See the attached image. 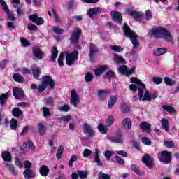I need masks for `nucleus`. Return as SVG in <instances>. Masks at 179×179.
Here are the masks:
<instances>
[{
  "mask_svg": "<svg viewBox=\"0 0 179 179\" xmlns=\"http://www.w3.org/2000/svg\"><path fill=\"white\" fill-rule=\"evenodd\" d=\"M143 162L145 163L148 167H152V164H153V159L150 157V155L146 154L142 158Z\"/></svg>",
  "mask_w": 179,
  "mask_h": 179,
  "instance_id": "f3484780",
  "label": "nucleus"
},
{
  "mask_svg": "<svg viewBox=\"0 0 179 179\" xmlns=\"http://www.w3.org/2000/svg\"><path fill=\"white\" fill-rule=\"evenodd\" d=\"M12 114L13 117H15L16 118H19L20 115H23V112H22V110H20L19 108H14L12 110Z\"/></svg>",
  "mask_w": 179,
  "mask_h": 179,
  "instance_id": "c85d7f7f",
  "label": "nucleus"
},
{
  "mask_svg": "<svg viewBox=\"0 0 179 179\" xmlns=\"http://www.w3.org/2000/svg\"><path fill=\"white\" fill-rule=\"evenodd\" d=\"M58 55V49H57V47H53L52 48V55L50 57V59L52 62L57 59V57Z\"/></svg>",
  "mask_w": 179,
  "mask_h": 179,
  "instance_id": "7c9ffc66",
  "label": "nucleus"
},
{
  "mask_svg": "<svg viewBox=\"0 0 179 179\" xmlns=\"http://www.w3.org/2000/svg\"><path fill=\"white\" fill-rule=\"evenodd\" d=\"M110 141L114 143H122V142H124V137L122 136V134L120 133L116 136L112 137L110 138Z\"/></svg>",
  "mask_w": 179,
  "mask_h": 179,
  "instance_id": "a211bd4d",
  "label": "nucleus"
},
{
  "mask_svg": "<svg viewBox=\"0 0 179 179\" xmlns=\"http://www.w3.org/2000/svg\"><path fill=\"white\" fill-rule=\"evenodd\" d=\"M158 159L159 162H162L165 164L171 163V152L169 151H162L158 153Z\"/></svg>",
  "mask_w": 179,
  "mask_h": 179,
  "instance_id": "423d86ee",
  "label": "nucleus"
},
{
  "mask_svg": "<svg viewBox=\"0 0 179 179\" xmlns=\"http://www.w3.org/2000/svg\"><path fill=\"white\" fill-rule=\"evenodd\" d=\"M114 124V116L109 115L106 121V127H111Z\"/></svg>",
  "mask_w": 179,
  "mask_h": 179,
  "instance_id": "79ce46f5",
  "label": "nucleus"
},
{
  "mask_svg": "<svg viewBox=\"0 0 179 179\" xmlns=\"http://www.w3.org/2000/svg\"><path fill=\"white\" fill-rule=\"evenodd\" d=\"M79 55V52L75 50L71 53L68 52H66V62L69 66H72L75 62L78 59V57Z\"/></svg>",
  "mask_w": 179,
  "mask_h": 179,
  "instance_id": "39448f33",
  "label": "nucleus"
},
{
  "mask_svg": "<svg viewBox=\"0 0 179 179\" xmlns=\"http://www.w3.org/2000/svg\"><path fill=\"white\" fill-rule=\"evenodd\" d=\"M110 93V91L108 90H100L98 92V96L100 99V100H104L106 97H107V94Z\"/></svg>",
  "mask_w": 179,
  "mask_h": 179,
  "instance_id": "b1692460",
  "label": "nucleus"
},
{
  "mask_svg": "<svg viewBox=\"0 0 179 179\" xmlns=\"http://www.w3.org/2000/svg\"><path fill=\"white\" fill-rule=\"evenodd\" d=\"M166 52H167L166 48H161L154 50V55L159 57L160 55H163V54H166Z\"/></svg>",
  "mask_w": 179,
  "mask_h": 179,
  "instance_id": "2f4dec72",
  "label": "nucleus"
},
{
  "mask_svg": "<svg viewBox=\"0 0 179 179\" xmlns=\"http://www.w3.org/2000/svg\"><path fill=\"white\" fill-rule=\"evenodd\" d=\"M126 12L128 13L129 16H132L136 22H138L139 19L142 17V13L134 10L131 8H127Z\"/></svg>",
  "mask_w": 179,
  "mask_h": 179,
  "instance_id": "9d476101",
  "label": "nucleus"
},
{
  "mask_svg": "<svg viewBox=\"0 0 179 179\" xmlns=\"http://www.w3.org/2000/svg\"><path fill=\"white\" fill-rule=\"evenodd\" d=\"M164 144L166 148H169L170 149H171V148H174V142L171 141H164Z\"/></svg>",
  "mask_w": 179,
  "mask_h": 179,
  "instance_id": "864d4df0",
  "label": "nucleus"
},
{
  "mask_svg": "<svg viewBox=\"0 0 179 179\" xmlns=\"http://www.w3.org/2000/svg\"><path fill=\"white\" fill-rule=\"evenodd\" d=\"M121 109L124 113H129V107H128L125 103L122 105Z\"/></svg>",
  "mask_w": 179,
  "mask_h": 179,
  "instance_id": "774afa93",
  "label": "nucleus"
},
{
  "mask_svg": "<svg viewBox=\"0 0 179 179\" xmlns=\"http://www.w3.org/2000/svg\"><path fill=\"white\" fill-rule=\"evenodd\" d=\"M99 11H100V8H92L90 10H88L87 15L88 16H90V17H93V16H94V15H97V13H99Z\"/></svg>",
  "mask_w": 179,
  "mask_h": 179,
  "instance_id": "bb28decb",
  "label": "nucleus"
},
{
  "mask_svg": "<svg viewBox=\"0 0 179 179\" xmlns=\"http://www.w3.org/2000/svg\"><path fill=\"white\" fill-rule=\"evenodd\" d=\"M113 151H110V150H107L105 152V159H106V160H110V157H111V156H113Z\"/></svg>",
  "mask_w": 179,
  "mask_h": 179,
  "instance_id": "e2e57ef3",
  "label": "nucleus"
},
{
  "mask_svg": "<svg viewBox=\"0 0 179 179\" xmlns=\"http://www.w3.org/2000/svg\"><path fill=\"white\" fill-rule=\"evenodd\" d=\"M113 61L116 64H125V59H124V58H122V57L120 56L118 54L114 55Z\"/></svg>",
  "mask_w": 179,
  "mask_h": 179,
  "instance_id": "a878e982",
  "label": "nucleus"
},
{
  "mask_svg": "<svg viewBox=\"0 0 179 179\" xmlns=\"http://www.w3.org/2000/svg\"><path fill=\"white\" fill-rule=\"evenodd\" d=\"M110 50H112V51H115V52H121V51H122L123 48L121 46H118V45H111L110 47Z\"/></svg>",
  "mask_w": 179,
  "mask_h": 179,
  "instance_id": "8fccbe9b",
  "label": "nucleus"
},
{
  "mask_svg": "<svg viewBox=\"0 0 179 179\" xmlns=\"http://www.w3.org/2000/svg\"><path fill=\"white\" fill-rule=\"evenodd\" d=\"M29 20H31L33 23H36L37 26H41V24H44V20L41 17H38V15L34 14L29 15Z\"/></svg>",
  "mask_w": 179,
  "mask_h": 179,
  "instance_id": "ddd939ff",
  "label": "nucleus"
},
{
  "mask_svg": "<svg viewBox=\"0 0 179 179\" xmlns=\"http://www.w3.org/2000/svg\"><path fill=\"white\" fill-rule=\"evenodd\" d=\"M98 129L99 132H101V134H103V135H105V134H107V131H108L107 127H106V126L103 125L102 124H99L98 125Z\"/></svg>",
  "mask_w": 179,
  "mask_h": 179,
  "instance_id": "58836bf2",
  "label": "nucleus"
},
{
  "mask_svg": "<svg viewBox=\"0 0 179 179\" xmlns=\"http://www.w3.org/2000/svg\"><path fill=\"white\" fill-rule=\"evenodd\" d=\"M99 52V48L94 44L90 45V53L89 57L91 62H94L96 54Z\"/></svg>",
  "mask_w": 179,
  "mask_h": 179,
  "instance_id": "1a4fd4ad",
  "label": "nucleus"
},
{
  "mask_svg": "<svg viewBox=\"0 0 179 179\" xmlns=\"http://www.w3.org/2000/svg\"><path fill=\"white\" fill-rule=\"evenodd\" d=\"M123 31L127 37H129L130 40L134 45V48H138L139 47V42L138 41V35L135 32L131 30L129 26L127 24H124Z\"/></svg>",
  "mask_w": 179,
  "mask_h": 179,
  "instance_id": "7ed1b4c3",
  "label": "nucleus"
},
{
  "mask_svg": "<svg viewBox=\"0 0 179 179\" xmlns=\"http://www.w3.org/2000/svg\"><path fill=\"white\" fill-rule=\"evenodd\" d=\"M162 108L163 110H165V111H167V113H169V114H176V110L171 106H163Z\"/></svg>",
  "mask_w": 179,
  "mask_h": 179,
  "instance_id": "ea45409f",
  "label": "nucleus"
},
{
  "mask_svg": "<svg viewBox=\"0 0 179 179\" xmlns=\"http://www.w3.org/2000/svg\"><path fill=\"white\" fill-rule=\"evenodd\" d=\"M38 127L39 135L41 136L45 135L47 131V124H45V122H39Z\"/></svg>",
  "mask_w": 179,
  "mask_h": 179,
  "instance_id": "dca6fc26",
  "label": "nucleus"
},
{
  "mask_svg": "<svg viewBox=\"0 0 179 179\" xmlns=\"http://www.w3.org/2000/svg\"><path fill=\"white\" fill-rule=\"evenodd\" d=\"M9 97V93L1 94L0 95V104L3 106L5 104V100Z\"/></svg>",
  "mask_w": 179,
  "mask_h": 179,
  "instance_id": "f704fd0d",
  "label": "nucleus"
},
{
  "mask_svg": "<svg viewBox=\"0 0 179 179\" xmlns=\"http://www.w3.org/2000/svg\"><path fill=\"white\" fill-rule=\"evenodd\" d=\"M59 111H62L64 113H68L71 110V107L68 105H64L63 106H61L59 108Z\"/></svg>",
  "mask_w": 179,
  "mask_h": 179,
  "instance_id": "4d7b16f0",
  "label": "nucleus"
},
{
  "mask_svg": "<svg viewBox=\"0 0 179 179\" xmlns=\"http://www.w3.org/2000/svg\"><path fill=\"white\" fill-rule=\"evenodd\" d=\"M42 85L38 86V90L40 93L44 92L47 89V86H49L50 89L55 87V82L52 80V78L50 76H44L42 78Z\"/></svg>",
  "mask_w": 179,
  "mask_h": 179,
  "instance_id": "20e7f679",
  "label": "nucleus"
},
{
  "mask_svg": "<svg viewBox=\"0 0 179 179\" xmlns=\"http://www.w3.org/2000/svg\"><path fill=\"white\" fill-rule=\"evenodd\" d=\"M112 19L117 23H122V14L117 11H112L110 13Z\"/></svg>",
  "mask_w": 179,
  "mask_h": 179,
  "instance_id": "4468645a",
  "label": "nucleus"
},
{
  "mask_svg": "<svg viewBox=\"0 0 179 179\" xmlns=\"http://www.w3.org/2000/svg\"><path fill=\"white\" fill-rule=\"evenodd\" d=\"M117 96H111L108 101V108H113L115 103H117Z\"/></svg>",
  "mask_w": 179,
  "mask_h": 179,
  "instance_id": "473e14b6",
  "label": "nucleus"
},
{
  "mask_svg": "<svg viewBox=\"0 0 179 179\" xmlns=\"http://www.w3.org/2000/svg\"><path fill=\"white\" fill-rule=\"evenodd\" d=\"M79 103H80V97H79V95L76 94V91L73 90L71 91V99L70 100V103L76 108V107H78L79 105Z\"/></svg>",
  "mask_w": 179,
  "mask_h": 179,
  "instance_id": "0eeeda50",
  "label": "nucleus"
},
{
  "mask_svg": "<svg viewBox=\"0 0 179 179\" xmlns=\"http://www.w3.org/2000/svg\"><path fill=\"white\" fill-rule=\"evenodd\" d=\"M42 111L45 118H47V117H50V115H51V112H50V108L47 107H43Z\"/></svg>",
  "mask_w": 179,
  "mask_h": 179,
  "instance_id": "37998d69",
  "label": "nucleus"
},
{
  "mask_svg": "<svg viewBox=\"0 0 179 179\" xmlns=\"http://www.w3.org/2000/svg\"><path fill=\"white\" fill-rule=\"evenodd\" d=\"M14 97L18 100H20L24 97V92L23 90L19 87H15L13 91Z\"/></svg>",
  "mask_w": 179,
  "mask_h": 179,
  "instance_id": "f8f14e48",
  "label": "nucleus"
},
{
  "mask_svg": "<svg viewBox=\"0 0 179 179\" xmlns=\"http://www.w3.org/2000/svg\"><path fill=\"white\" fill-rule=\"evenodd\" d=\"M84 129V134H87L89 136H94V130L90 127V125L85 124L83 126Z\"/></svg>",
  "mask_w": 179,
  "mask_h": 179,
  "instance_id": "2eb2a0df",
  "label": "nucleus"
},
{
  "mask_svg": "<svg viewBox=\"0 0 179 179\" xmlns=\"http://www.w3.org/2000/svg\"><path fill=\"white\" fill-rule=\"evenodd\" d=\"M6 167L8 170H9L10 173H12V174H13L14 176H17V171H16V169H15V166H13V165L10 164H6Z\"/></svg>",
  "mask_w": 179,
  "mask_h": 179,
  "instance_id": "e433bc0d",
  "label": "nucleus"
},
{
  "mask_svg": "<svg viewBox=\"0 0 179 179\" xmlns=\"http://www.w3.org/2000/svg\"><path fill=\"white\" fill-rule=\"evenodd\" d=\"M106 78H114L115 76V73L113 71H109L106 72Z\"/></svg>",
  "mask_w": 179,
  "mask_h": 179,
  "instance_id": "338daca9",
  "label": "nucleus"
},
{
  "mask_svg": "<svg viewBox=\"0 0 179 179\" xmlns=\"http://www.w3.org/2000/svg\"><path fill=\"white\" fill-rule=\"evenodd\" d=\"M64 152V146L61 145L58 148L56 154L57 159H61L62 157V152Z\"/></svg>",
  "mask_w": 179,
  "mask_h": 179,
  "instance_id": "a19ab883",
  "label": "nucleus"
},
{
  "mask_svg": "<svg viewBox=\"0 0 179 179\" xmlns=\"http://www.w3.org/2000/svg\"><path fill=\"white\" fill-rule=\"evenodd\" d=\"M85 81L89 83L93 80V74L91 72H87L85 77Z\"/></svg>",
  "mask_w": 179,
  "mask_h": 179,
  "instance_id": "3c124183",
  "label": "nucleus"
},
{
  "mask_svg": "<svg viewBox=\"0 0 179 179\" xmlns=\"http://www.w3.org/2000/svg\"><path fill=\"white\" fill-rule=\"evenodd\" d=\"M32 73L34 75V78H35V79H38V77L40 76V73H41V71L40 70V68L36 67L35 69H32Z\"/></svg>",
  "mask_w": 179,
  "mask_h": 179,
  "instance_id": "4c0bfd02",
  "label": "nucleus"
},
{
  "mask_svg": "<svg viewBox=\"0 0 179 179\" xmlns=\"http://www.w3.org/2000/svg\"><path fill=\"white\" fill-rule=\"evenodd\" d=\"M164 83L167 86H173V85H175L176 82L171 80V79L169 77L164 78Z\"/></svg>",
  "mask_w": 179,
  "mask_h": 179,
  "instance_id": "49530a36",
  "label": "nucleus"
},
{
  "mask_svg": "<svg viewBox=\"0 0 179 179\" xmlns=\"http://www.w3.org/2000/svg\"><path fill=\"white\" fill-rule=\"evenodd\" d=\"M64 57H65V52H62L60 53V56L58 58V64L59 66H64Z\"/></svg>",
  "mask_w": 179,
  "mask_h": 179,
  "instance_id": "c03bdc74",
  "label": "nucleus"
},
{
  "mask_svg": "<svg viewBox=\"0 0 179 179\" xmlns=\"http://www.w3.org/2000/svg\"><path fill=\"white\" fill-rule=\"evenodd\" d=\"M76 160H78V157H76V155L71 156V157L69 162V167H72V166L73 164V162H76Z\"/></svg>",
  "mask_w": 179,
  "mask_h": 179,
  "instance_id": "680f3d73",
  "label": "nucleus"
},
{
  "mask_svg": "<svg viewBox=\"0 0 179 179\" xmlns=\"http://www.w3.org/2000/svg\"><path fill=\"white\" fill-rule=\"evenodd\" d=\"M152 82H154V83H155L156 85H160V83H162V78H160V77H153L152 78Z\"/></svg>",
  "mask_w": 179,
  "mask_h": 179,
  "instance_id": "0e129e2a",
  "label": "nucleus"
},
{
  "mask_svg": "<svg viewBox=\"0 0 179 179\" xmlns=\"http://www.w3.org/2000/svg\"><path fill=\"white\" fill-rule=\"evenodd\" d=\"M140 128H141L143 131H150L151 126H150V124L146 122H143L140 124Z\"/></svg>",
  "mask_w": 179,
  "mask_h": 179,
  "instance_id": "72a5a7b5",
  "label": "nucleus"
},
{
  "mask_svg": "<svg viewBox=\"0 0 179 179\" xmlns=\"http://www.w3.org/2000/svg\"><path fill=\"white\" fill-rule=\"evenodd\" d=\"M161 125L166 132H169V120L166 118L162 119Z\"/></svg>",
  "mask_w": 179,
  "mask_h": 179,
  "instance_id": "cd10ccee",
  "label": "nucleus"
},
{
  "mask_svg": "<svg viewBox=\"0 0 179 179\" xmlns=\"http://www.w3.org/2000/svg\"><path fill=\"white\" fill-rule=\"evenodd\" d=\"M0 3H1V6H3L4 11L9 12V8H8V4H6V2H5L4 0H0Z\"/></svg>",
  "mask_w": 179,
  "mask_h": 179,
  "instance_id": "052dcab7",
  "label": "nucleus"
},
{
  "mask_svg": "<svg viewBox=\"0 0 179 179\" xmlns=\"http://www.w3.org/2000/svg\"><path fill=\"white\" fill-rule=\"evenodd\" d=\"M24 176L26 179H31L36 177V173H33L31 169H25V171H24Z\"/></svg>",
  "mask_w": 179,
  "mask_h": 179,
  "instance_id": "5701e85b",
  "label": "nucleus"
},
{
  "mask_svg": "<svg viewBox=\"0 0 179 179\" xmlns=\"http://www.w3.org/2000/svg\"><path fill=\"white\" fill-rule=\"evenodd\" d=\"M141 141L144 143V145H147L148 146L152 144V141H150V138L148 137H143L141 139Z\"/></svg>",
  "mask_w": 179,
  "mask_h": 179,
  "instance_id": "6e6d98bb",
  "label": "nucleus"
},
{
  "mask_svg": "<svg viewBox=\"0 0 179 179\" xmlns=\"http://www.w3.org/2000/svg\"><path fill=\"white\" fill-rule=\"evenodd\" d=\"M80 34H82V30H80V29H76L73 31L70 38V41L72 44H78V41H79V38H80Z\"/></svg>",
  "mask_w": 179,
  "mask_h": 179,
  "instance_id": "6e6552de",
  "label": "nucleus"
},
{
  "mask_svg": "<svg viewBox=\"0 0 179 179\" xmlns=\"http://www.w3.org/2000/svg\"><path fill=\"white\" fill-rule=\"evenodd\" d=\"M24 148H28L29 149H31V150H34V143H33V142L28 141L27 142H25L23 145Z\"/></svg>",
  "mask_w": 179,
  "mask_h": 179,
  "instance_id": "a18cd8bd",
  "label": "nucleus"
},
{
  "mask_svg": "<svg viewBox=\"0 0 179 179\" xmlns=\"http://www.w3.org/2000/svg\"><path fill=\"white\" fill-rule=\"evenodd\" d=\"M107 69H108V66L107 65L101 66L98 69H95L94 70L95 76H100V75H101V73H103V72Z\"/></svg>",
  "mask_w": 179,
  "mask_h": 179,
  "instance_id": "412c9836",
  "label": "nucleus"
},
{
  "mask_svg": "<svg viewBox=\"0 0 179 179\" xmlns=\"http://www.w3.org/2000/svg\"><path fill=\"white\" fill-rule=\"evenodd\" d=\"M122 125L124 129L129 130L132 128V122H131V119L125 118L123 120Z\"/></svg>",
  "mask_w": 179,
  "mask_h": 179,
  "instance_id": "aec40b11",
  "label": "nucleus"
},
{
  "mask_svg": "<svg viewBox=\"0 0 179 179\" xmlns=\"http://www.w3.org/2000/svg\"><path fill=\"white\" fill-rule=\"evenodd\" d=\"M13 78L15 82H17L18 83H23V82H24V78H23V76L19 73L14 74L13 76Z\"/></svg>",
  "mask_w": 179,
  "mask_h": 179,
  "instance_id": "c756f323",
  "label": "nucleus"
},
{
  "mask_svg": "<svg viewBox=\"0 0 179 179\" xmlns=\"http://www.w3.org/2000/svg\"><path fill=\"white\" fill-rule=\"evenodd\" d=\"M10 127L13 131H16L17 128V120L15 119H12L10 121Z\"/></svg>",
  "mask_w": 179,
  "mask_h": 179,
  "instance_id": "c9c22d12",
  "label": "nucleus"
},
{
  "mask_svg": "<svg viewBox=\"0 0 179 179\" xmlns=\"http://www.w3.org/2000/svg\"><path fill=\"white\" fill-rule=\"evenodd\" d=\"M100 150L99 149H95V152L94 153V162L98 164V166H103V162L100 159Z\"/></svg>",
  "mask_w": 179,
  "mask_h": 179,
  "instance_id": "6ab92c4d",
  "label": "nucleus"
},
{
  "mask_svg": "<svg viewBox=\"0 0 179 179\" xmlns=\"http://www.w3.org/2000/svg\"><path fill=\"white\" fill-rule=\"evenodd\" d=\"M77 173L80 179H85L87 177V172L85 171H78Z\"/></svg>",
  "mask_w": 179,
  "mask_h": 179,
  "instance_id": "de8ad7c7",
  "label": "nucleus"
},
{
  "mask_svg": "<svg viewBox=\"0 0 179 179\" xmlns=\"http://www.w3.org/2000/svg\"><path fill=\"white\" fill-rule=\"evenodd\" d=\"M131 83H135L136 85H138V98L139 100H142V101H151L152 99H155L157 97L156 94H150L149 93V90L146 89V85L142 81H141L138 78L131 77Z\"/></svg>",
  "mask_w": 179,
  "mask_h": 179,
  "instance_id": "f257e3e1",
  "label": "nucleus"
},
{
  "mask_svg": "<svg viewBox=\"0 0 179 179\" xmlns=\"http://www.w3.org/2000/svg\"><path fill=\"white\" fill-rule=\"evenodd\" d=\"M128 69V67H127V66L123 65V66H120L117 70L120 73H122L123 75H127V71Z\"/></svg>",
  "mask_w": 179,
  "mask_h": 179,
  "instance_id": "09e8293b",
  "label": "nucleus"
},
{
  "mask_svg": "<svg viewBox=\"0 0 179 179\" xmlns=\"http://www.w3.org/2000/svg\"><path fill=\"white\" fill-rule=\"evenodd\" d=\"M51 12L53 15L55 22H59V16H58V14H57V10L55 8H52Z\"/></svg>",
  "mask_w": 179,
  "mask_h": 179,
  "instance_id": "13d9d810",
  "label": "nucleus"
},
{
  "mask_svg": "<svg viewBox=\"0 0 179 179\" xmlns=\"http://www.w3.org/2000/svg\"><path fill=\"white\" fill-rule=\"evenodd\" d=\"M59 121H64V122H69L72 120L71 115L62 116L59 118Z\"/></svg>",
  "mask_w": 179,
  "mask_h": 179,
  "instance_id": "603ef678",
  "label": "nucleus"
},
{
  "mask_svg": "<svg viewBox=\"0 0 179 179\" xmlns=\"http://www.w3.org/2000/svg\"><path fill=\"white\" fill-rule=\"evenodd\" d=\"M32 52L36 59H43L44 58V52L38 47L33 48Z\"/></svg>",
  "mask_w": 179,
  "mask_h": 179,
  "instance_id": "9b49d317",
  "label": "nucleus"
},
{
  "mask_svg": "<svg viewBox=\"0 0 179 179\" xmlns=\"http://www.w3.org/2000/svg\"><path fill=\"white\" fill-rule=\"evenodd\" d=\"M39 171L41 176H43V177H47L48 176V173H50V169L47 166L42 165L40 167Z\"/></svg>",
  "mask_w": 179,
  "mask_h": 179,
  "instance_id": "4be33fe9",
  "label": "nucleus"
},
{
  "mask_svg": "<svg viewBox=\"0 0 179 179\" xmlns=\"http://www.w3.org/2000/svg\"><path fill=\"white\" fill-rule=\"evenodd\" d=\"M131 170H134L136 174L141 176V171H139V167L136 164L131 165Z\"/></svg>",
  "mask_w": 179,
  "mask_h": 179,
  "instance_id": "69168bd1",
  "label": "nucleus"
},
{
  "mask_svg": "<svg viewBox=\"0 0 179 179\" xmlns=\"http://www.w3.org/2000/svg\"><path fill=\"white\" fill-rule=\"evenodd\" d=\"M150 37H155V38H164L166 41H171L173 36L171 33L163 27H157L151 29L149 32Z\"/></svg>",
  "mask_w": 179,
  "mask_h": 179,
  "instance_id": "f03ea898",
  "label": "nucleus"
},
{
  "mask_svg": "<svg viewBox=\"0 0 179 179\" xmlns=\"http://www.w3.org/2000/svg\"><path fill=\"white\" fill-rule=\"evenodd\" d=\"M93 152L91 150H89L87 148L85 149L83 152V155L84 156V157H89V156H90V155H92Z\"/></svg>",
  "mask_w": 179,
  "mask_h": 179,
  "instance_id": "5fc2aeb1",
  "label": "nucleus"
},
{
  "mask_svg": "<svg viewBox=\"0 0 179 179\" xmlns=\"http://www.w3.org/2000/svg\"><path fill=\"white\" fill-rule=\"evenodd\" d=\"M2 159L4 162H10L12 160V157L10 156V152L8 151H4L1 154Z\"/></svg>",
  "mask_w": 179,
  "mask_h": 179,
  "instance_id": "393cba45",
  "label": "nucleus"
},
{
  "mask_svg": "<svg viewBox=\"0 0 179 179\" xmlns=\"http://www.w3.org/2000/svg\"><path fill=\"white\" fill-rule=\"evenodd\" d=\"M110 175L103 173V172H100L99 173V179H110Z\"/></svg>",
  "mask_w": 179,
  "mask_h": 179,
  "instance_id": "bf43d9fd",
  "label": "nucleus"
}]
</instances>
